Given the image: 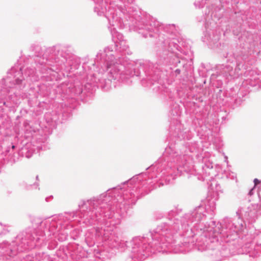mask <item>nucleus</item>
<instances>
[{
    "instance_id": "obj_1",
    "label": "nucleus",
    "mask_w": 261,
    "mask_h": 261,
    "mask_svg": "<svg viewBox=\"0 0 261 261\" xmlns=\"http://www.w3.org/2000/svg\"><path fill=\"white\" fill-rule=\"evenodd\" d=\"M254 185L255 186L260 183V181L258 179H257V178H255L254 179Z\"/></svg>"
},
{
    "instance_id": "obj_2",
    "label": "nucleus",
    "mask_w": 261,
    "mask_h": 261,
    "mask_svg": "<svg viewBox=\"0 0 261 261\" xmlns=\"http://www.w3.org/2000/svg\"><path fill=\"white\" fill-rule=\"evenodd\" d=\"M12 148L13 149H14V148H15V146H14V145H13V146H12Z\"/></svg>"
}]
</instances>
